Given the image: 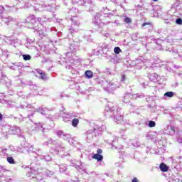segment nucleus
I'll use <instances>...</instances> for the list:
<instances>
[{
    "instance_id": "obj_1",
    "label": "nucleus",
    "mask_w": 182,
    "mask_h": 182,
    "mask_svg": "<svg viewBox=\"0 0 182 182\" xmlns=\"http://www.w3.org/2000/svg\"><path fill=\"white\" fill-rule=\"evenodd\" d=\"M103 153V150L101 149H99L97 150V154H95L92 159H94V160H97V161H102L103 160V156L102 154Z\"/></svg>"
},
{
    "instance_id": "obj_2",
    "label": "nucleus",
    "mask_w": 182,
    "mask_h": 182,
    "mask_svg": "<svg viewBox=\"0 0 182 182\" xmlns=\"http://www.w3.org/2000/svg\"><path fill=\"white\" fill-rule=\"evenodd\" d=\"M159 168L163 173H167V171H168V166H167L164 163H161L160 164Z\"/></svg>"
},
{
    "instance_id": "obj_3",
    "label": "nucleus",
    "mask_w": 182,
    "mask_h": 182,
    "mask_svg": "<svg viewBox=\"0 0 182 182\" xmlns=\"http://www.w3.org/2000/svg\"><path fill=\"white\" fill-rule=\"evenodd\" d=\"M85 77H87V79H92V77H93V72L90 70L85 71Z\"/></svg>"
},
{
    "instance_id": "obj_4",
    "label": "nucleus",
    "mask_w": 182,
    "mask_h": 182,
    "mask_svg": "<svg viewBox=\"0 0 182 182\" xmlns=\"http://www.w3.org/2000/svg\"><path fill=\"white\" fill-rule=\"evenodd\" d=\"M78 124H79V119L74 118L72 121V126H73V127H77Z\"/></svg>"
},
{
    "instance_id": "obj_5",
    "label": "nucleus",
    "mask_w": 182,
    "mask_h": 182,
    "mask_svg": "<svg viewBox=\"0 0 182 182\" xmlns=\"http://www.w3.org/2000/svg\"><path fill=\"white\" fill-rule=\"evenodd\" d=\"M7 161L9 164H15V159L12 156L7 157Z\"/></svg>"
},
{
    "instance_id": "obj_6",
    "label": "nucleus",
    "mask_w": 182,
    "mask_h": 182,
    "mask_svg": "<svg viewBox=\"0 0 182 182\" xmlns=\"http://www.w3.org/2000/svg\"><path fill=\"white\" fill-rule=\"evenodd\" d=\"M114 53H116V55H119V53H120V52H122V49H120V47H115L114 48Z\"/></svg>"
},
{
    "instance_id": "obj_7",
    "label": "nucleus",
    "mask_w": 182,
    "mask_h": 182,
    "mask_svg": "<svg viewBox=\"0 0 182 182\" xmlns=\"http://www.w3.org/2000/svg\"><path fill=\"white\" fill-rule=\"evenodd\" d=\"M164 96H166L167 97H173V96H174V92H167L164 94Z\"/></svg>"
},
{
    "instance_id": "obj_8",
    "label": "nucleus",
    "mask_w": 182,
    "mask_h": 182,
    "mask_svg": "<svg viewBox=\"0 0 182 182\" xmlns=\"http://www.w3.org/2000/svg\"><path fill=\"white\" fill-rule=\"evenodd\" d=\"M149 127H155L156 122L154 121H149Z\"/></svg>"
},
{
    "instance_id": "obj_9",
    "label": "nucleus",
    "mask_w": 182,
    "mask_h": 182,
    "mask_svg": "<svg viewBox=\"0 0 182 182\" xmlns=\"http://www.w3.org/2000/svg\"><path fill=\"white\" fill-rule=\"evenodd\" d=\"M23 58L25 60H31V55H23Z\"/></svg>"
},
{
    "instance_id": "obj_10",
    "label": "nucleus",
    "mask_w": 182,
    "mask_h": 182,
    "mask_svg": "<svg viewBox=\"0 0 182 182\" xmlns=\"http://www.w3.org/2000/svg\"><path fill=\"white\" fill-rule=\"evenodd\" d=\"M124 22L125 23H132V19L129 17H125Z\"/></svg>"
},
{
    "instance_id": "obj_11",
    "label": "nucleus",
    "mask_w": 182,
    "mask_h": 182,
    "mask_svg": "<svg viewBox=\"0 0 182 182\" xmlns=\"http://www.w3.org/2000/svg\"><path fill=\"white\" fill-rule=\"evenodd\" d=\"M41 75V79H43V80H45V79H46V74H45V73H40Z\"/></svg>"
},
{
    "instance_id": "obj_12",
    "label": "nucleus",
    "mask_w": 182,
    "mask_h": 182,
    "mask_svg": "<svg viewBox=\"0 0 182 182\" xmlns=\"http://www.w3.org/2000/svg\"><path fill=\"white\" fill-rule=\"evenodd\" d=\"M176 23H177V25H182V19L181 18H177L176 20Z\"/></svg>"
},
{
    "instance_id": "obj_13",
    "label": "nucleus",
    "mask_w": 182,
    "mask_h": 182,
    "mask_svg": "<svg viewBox=\"0 0 182 182\" xmlns=\"http://www.w3.org/2000/svg\"><path fill=\"white\" fill-rule=\"evenodd\" d=\"M122 82H124V80H126V75H122V79H121Z\"/></svg>"
},
{
    "instance_id": "obj_14",
    "label": "nucleus",
    "mask_w": 182,
    "mask_h": 182,
    "mask_svg": "<svg viewBox=\"0 0 182 182\" xmlns=\"http://www.w3.org/2000/svg\"><path fill=\"white\" fill-rule=\"evenodd\" d=\"M146 25H151V23H144L142 24V27H144V26H146Z\"/></svg>"
},
{
    "instance_id": "obj_15",
    "label": "nucleus",
    "mask_w": 182,
    "mask_h": 182,
    "mask_svg": "<svg viewBox=\"0 0 182 182\" xmlns=\"http://www.w3.org/2000/svg\"><path fill=\"white\" fill-rule=\"evenodd\" d=\"M171 130L172 132H173V133H176V127H171Z\"/></svg>"
},
{
    "instance_id": "obj_16",
    "label": "nucleus",
    "mask_w": 182,
    "mask_h": 182,
    "mask_svg": "<svg viewBox=\"0 0 182 182\" xmlns=\"http://www.w3.org/2000/svg\"><path fill=\"white\" fill-rule=\"evenodd\" d=\"M132 182H139V179L135 177L132 179Z\"/></svg>"
},
{
    "instance_id": "obj_17",
    "label": "nucleus",
    "mask_w": 182,
    "mask_h": 182,
    "mask_svg": "<svg viewBox=\"0 0 182 182\" xmlns=\"http://www.w3.org/2000/svg\"><path fill=\"white\" fill-rule=\"evenodd\" d=\"M2 119H3V115L2 114L0 113V120H2Z\"/></svg>"
},
{
    "instance_id": "obj_18",
    "label": "nucleus",
    "mask_w": 182,
    "mask_h": 182,
    "mask_svg": "<svg viewBox=\"0 0 182 182\" xmlns=\"http://www.w3.org/2000/svg\"><path fill=\"white\" fill-rule=\"evenodd\" d=\"M154 2H157V1H159V0H153Z\"/></svg>"
}]
</instances>
